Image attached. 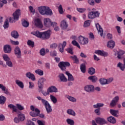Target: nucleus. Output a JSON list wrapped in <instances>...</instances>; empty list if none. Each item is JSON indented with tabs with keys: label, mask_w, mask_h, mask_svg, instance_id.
<instances>
[{
	"label": "nucleus",
	"mask_w": 125,
	"mask_h": 125,
	"mask_svg": "<svg viewBox=\"0 0 125 125\" xmlns=\"http://www.w3.org/2000/svg\"><path fill=\"white\" fill-rule=\"evenodd\" d=\"M91 10L88 14V18L89 19H95V18H97L100 16V12L96 11V8H93Z\"/></svg>",
	"instance_id": "f257e3e1"
},
{
	"label": "nucleus",
	"mask_w": 125,
	"mask_h": 125,
	"mask_svg": "<svg viewBox=\"0 0 125 125\" xmlns=\"http://www.w3.org/2000/svg\"><path fill=\"white\" fill-rule=\"evenodd\" d=\"M20 11V9H18L13 13V16L14 18H9V22L10 23H13L14 22H15V20L17 21L19 19V16H20V15L21 14Z\"/></svg>",
	"instance_id": "f03ea898"
},
{
	"label": "nucleus",
	"mask_w": 125,
	"mask_h": 125,
	"mask_svg": "<svg viewBox=\"0 0 125 125\" xmlns=\"http://www.w3.org/2000/svg\"><path fill=\"white\" fill-rule=\"evenodd\" d=\"M70 62H60L58 64V66L60 68L62 71H65L66 67H70Z\"/></svg>",
	"instance_id": "7ed1b4c3"
},
{
	"label": "nucleus",
	"mask_w": 125,
	"mask_h": 125,
	"mask_svg": "<svg viewBox=\"0 0 125 125\" xmlns=\"http://www.w3.org/2000/svg\"><path fill=\"white\" fill-rule=\"evenodd\" d=\"M104 106V104H103V103H98L95 104H94L93 105V108L96 109L94 110L95 114H96L97 115L99 116V115H100V108H101V107H103Z\"/></svg>",
	"instance_id": "20e7f679"
},
{
	"label": "nucleus",
	"mask_w": 125,
	"mask_h": 125,
	"mask_svg": "<svg viewBox=\"0 0 125 125\" xmlns=\"http://www.w3.org/2000/svg\"><path fill=\"white\" fill-rule=\"evenodd\" d=\"M95 122L98 124V125H104L107 124V121L106 120L103 118L101 117H97L95 119Z\"/></svg>",
	"instance_id": "39448f33"
},
{
	"label": "nucleus",
	"mask_w": 125,
	"mask_h": 125,
	"mask_svg": "<svg viewBox=\"0 0 125 125\" xmlns=\"http://www.w3.org/2000/svg\"><path fill=\"white\" fill-rule=\"evenodd\" d=\"M79 42L81 44L84 45V44H87L88 43V39L85 38L82 36H79Z\"/></svg>",
	"instance_id": "423d86ee"
},
{
	"label": "nucleus",
	"mask_w": 125,
	"mask_h": 125,
	"mask_svg": "<svg viewBox=\"0 0 125 125\" xmlns=\"http://www.w3.org/2000/svg\"><path fill=\"white\" fill-rule=\"evenodd\" d=\"M46 81L44 78H41L39 79L38 83V87L40 91L42 90V88H43V83Z\"/></svg>",
	"instance_id": "0eeeda50"
},
{
	"label": "nucleus",
	"mask_w": 125,
	"mask_h": 125,
	"mask_svg": "<svg viewBox=\"0 0 125 125\" xmlns=\"http://www.w3.org/2000/svg\"><path fill=\"white\" fill-rule=\"evenodd\" d=\"M43 105L45 106L47 114H50L52 112V108H51V105L49 104V103L47 101Z\"/></svg>",
	"instance_id": "6e6552de"
},
{
	"label": "nucleus",
	"mask_w": 125,
	"mask_h": 125,
	"mask_svg": "<svg viewBox=\"0 0 125 125\" xmlns=\"http://www.w3.org/2000/svg\"><path fill=\"white\" fill-rule=\"evenodd\" d=\"M51 35V31L48 30L42 32V40H48L50 38Z\"/></svg>",
	"instance_id": "1a4fd4ad"
},
{
	"label": "nucleus",
	"mask_w": 125,
	"mask_h": 125,
	"mask_svg": "<svg viewBox=\"0 0 125 125\" xmlns=\"http://www.w3.org/2000/svg\"><path fill=\"white\" fill-rule=\"evenodd\" d=\"M14 52L17 58H21V56H22V55L21 53V50L20 49V48H19V47H16V48L14 50Z\"/></svg>",
	"instance_id": "9d476101"
},
{
	"label": "nucleus",
	"mask_w": 125,
	"mask_h": 125,
	"mask_svg": "<svg viewBox=\"0 0 125 125\" xmlns=\"http://www.w3.org/2000/svg\"><path fill=\"white\" fill-rule=\"evenodd\" d=\"M84 90L87 92H93L94 91V86L93 85H87L84 87Z\"/></svg>",
	"instance_id": "9b49d317"
},
{
	"label": "nucleus",
	"mask_w": 125,
	"mask_h": 125,
	"mask_svg": "<svg viewBox=\"0 0 125 125\" xmlns=\"http://www.w3.org/2000/svg\"><path fill=\"white\" fill-rule=\"evenodd\" d=\"M11 46L10 45L6 44L3 46V51L4 53H11Z\"/></svg>",
	"instance_id": "f8f14e48"
},
{
	"label": "nucleus",
	"mask_w": 125,
	"mask_h": 125,
	"mask_svg": "<svg viewBox=\"0 0 125 125\" xmlns=\"http://www.w3.org/2000/svg\"><path fill=\"white\" fill-rule=\"evenodd\" d=\"M43 22H44V25L46 26L47 28H49V27H50L52 21H51V20H50L49 18L44 19Z\"/></svg>",
	"instance_id": "ddd939ff"
},
{
	"label": "nucleus",
	"mask_w": 125,
	"mask_h": 125,
	"mask_svg": "<svg viewBox=\"0 0 125 125\" xmlns=\"http://www.w3.org/2000/svg\"><path fill=\"white\" fill-rule=\"evenodd\" d=\"M120 99V98L119 96H116L114 98L112 99L111 102L110 104V106L111 107H114V106H116L117 103L118 101H119V100Z\"/></svg>",
	"instance_id": "4468645a"
},
{
	"label": "nucleus",
	"mask_w": 125,
	"mask_h": 125,
	"mask_svg": "<svg viewBox=\"0 0 125 125\" xmlns=\"http://www.w3.org/2000/svg\"><path fill=\"white\" fill-rule=\"evenodd\" d=\"M95 53H96V54H98V55H101V56H104V57L108 56V53L100 50H96Z\"/></svg>",
	"instance_id": "2eb2a0df"
},
{
	"label": "nucleus",
	"mask_w": 125,
	"mask_h": 125,
	"mask_svg": "<svg viewBox=\"0 0 125 125\" xmlns=\"http://www.w3.org/2000/svg\"><path fill=\"white\" fill-rule=\"evenodd\" d=\"M48 91H49V93H52L54 92L56 93V92H58V89L56 88L55 86H51L47 88Z\"/></svg>",
	"instance_id": "dca6fc26"
},
{
	"label": "nucleus",
	"mask_w": 125,
	"mask_h": 125,
	"mask_svg": "<svg viewBox=\"0 0 125 125\" xmlns=\"http://www.w3.org/2000/svg\"><path fill=\"white\" fill-rule=\"evenodd\" d=\"M95 26L98 31V34L100 35L101 37H102L103 36V29H102V27L98 23H96Z\"/></svg>",
	"instance_id": "f3484780"
},
{
	"label": "nucleus",
	"mask_w": 125,
	"mask_h": 125,
	"mask_svg": "<svg viewBox=\"0 0 125 125\" xmlns=\"http://www.w3.org/2000/svg\"><path fill=\"white\" fill-rule=\"evenodd\" d=\"M58 78H59L61 82H63V83H66L67 82V81H68L67 78H66L63 73L60 74L58 76Z\"/></svg>",
	"instance_id": "a211bd4d"
},
{
	"label": "nucleus",
	"mask_w": 125,
	"mask_h": 125,
	"mask_svg": "<svg viewBox=\"0 0 125 125\" xmlns=\"http://www.w3.org/2000/svg\"><path fill=\"white\" fill-rule=\"evenodd\" d=\"M0 88L2 91H4V93H5V94H7V95H9L10 94V93L8 91V89H6V87H5V86L3 84H0Z\"/></svg>",
	"instance_id": "6ab92c4d"
},
{
	"label": "nucleus",
	"mask_w": 125,
	"mask_h": 125,
	"mask_svg": "<svg viewBox=\"0 0 125 125\" xmlns=\"http://www.w3.org/2000/svg\"><path fill=\"white\" fill-rule=\"evenodd\" d=\"M125 51L123 50H119V51L117 52V58L118 59H122L124 58V54H125Z\"/></svg>",
	"instance_id": "aec40b11"
},
{
	"label": "nucleus",
	"mask_w": 125,
	"mask_h": 125,
	"mask_svg": "<svg viewBox=\"0 0 125 125\" xmlns=\"http://www.w3.org/2000/svg\"><path fill=\"white\" fill-rule=\"evenodd\" d=\"M46 10V7L41 6L38 7V11L41 15H44L45 13V10Z\"/></svg>",
	"instance_id": "412c9836"
},
{
	"label": "nucleus",
	"mask_w": 125,
	"mask_h": 125,
	"mask_svg": "<svg viewBox=\"0 0 125 125\" xmlns=\"http://www.w3.org/2000/svg\"><path fill=\"white\" fill-rule=\"evenodd\" d=\"M107 121L110 123V124H112L113 125H115V124H116L117 120H116V118L113 116H110L107 118Z\"/></svg>",
	"instance_id": "4be33fe9"
},
{
	"label": "nucleus",
	"mask_w": 125,
	"mask_h": 125,
	"mask_svg": "<svg viewBox=\"0 0 125 125\" xmlns=\"http://www.w3.org/2000/svg\"><path fill=\"white\" fill-rule=\"evenodd\" d=\"M26 77L28 78V79H30L32 81H36V77H35V75L30 72L26 73Z\"/></svg>",
	"instance_id": "5701e85b"
},
{
	"label": "nucleus",
	"mask_w": 125,
	"mask_h": 125,
	"mask_svg": "<svg viewBox=\"0 0 125 125\" xmlns=\"http://www.w3.org/2000/svg\"><path fill=\"white\" fill-rule=\"evenodd\" d=\"M107 46L109 48L113 49L115 47V42L113 40L108 41L107 43Z\"/></svg>",
	"instance_id": "b1692460"
},
{
	"label": "nucleus",
	"mask_w": 125,
	"mask_h": 125,
	"mask_svg": "<svg viewBox=\"0 0 125 125\" xmlns=\"http://www.w3.org/2000/svg\"><path fill=\"white\" fill-rule=\"evenodd\" d=\"M61 27L63 29V30H65L68 28V24H67V22L66 21L63 20L61 22Z\"/></svg>",
	"instance_id": "393cba45"
},
{
	"label": "nucleus",
	"mask_w": 125,
	"mask_h": 125,
	"mask_svg": "<svg viewBox=\"0 0 125 125\" xmlns=\"http://www.w3.org/2000/svg\"><path fill=\"white\" fill-rule=\"evenodd\" d=\"M33 35L37 37V38H39V39H42V32H40V31H37L34 32L33 33Z\"/></svg>",
	"instance_id": "a878e982"
},
{
	"label": "nucleus",
	"mask_w": 125,
	"mask_h": 125,
	"mask_svg": "<svg viewBox=\"0 0 125 125\" xmlns=\"http://www.w3.org/2000/svg\"><path fill=\"white\" fill-rule=\"evenodd\" d=\"M70 59H72L73 61L74 62V63L76 64H79L80 63V60L78 58V57L76 55L71 56L70 57Z\"/></svg>",
	"instance_id": "bb28decb"
},
{
	"label": "nucleus",
	"mask_w": 125,
	"mask_h": 125,
	"mask_svg": "<svg viewBox=\"0 0 125 125\" xmlns=\"http://www.w3.org/2000/svg\"><path fill=\"white\" fill-rule=\"evenodd\" d=\"M124 64H123L121 62H119L117 64V67L120 68L121 71H125V59L124 60Z\"/></svg>",
	"instance_id": "cd10ccee"
},
{
	"label": "nucleus",
	"mask_w": 125,
	"mask_h": 125,
	"mask_svg": "<svg viewBox=\"0 0 125 125\" xmlns=\"http://www.w3.org/2000/svg\"><path fill=\"white\" fill-rule=\"evenodd\" d=\"M15 83L19 87L22 89L24 88V83H23L22 81H21L19 80H16Z\"/></svg>",
	"instance_id": "c85d7f7f"
},
{
	"label": "nucleus",
	"mask_w": 125,
	"mask_h": 125,
	"mask_svg": "<svg viewBox=\"0 0 125 125\" xmlns=\"http://www.w3.org/2000/svg\"><path fill=\"white\" fill-rule=\"evenodd\" d=\"M53 14L52 13V10L49 8L48 7H46V10L45 11L44 15H50L51 16Z\"/></svg>",
	"instance_id": "c756f323"
},
{
	"label": "nucleus",
	"mask_w": 125,
	"mask_h": 125,
	"mask_svg": "<svg viewBox=\"0 0 125 125\" xmlns=\"http://www.w3.org/2000/svg\"><path fill=\"white\" fill-rule=\"evenodd\" d=\"M36 25L39 28H42V23L40 19H37L36 20Z\"/></svg>",
	"instance_id": "7c9ffc66"
},
{
	"label": "nucleus",
	"mask_w": 125,
	"mask_h": 125,
	"mask_svg": "<svg viewBox=\"0 0 125 125\" xmlns=\"http://www.w3.org/2000/svg\"><path fill=\"white\" fill-rule=\"evenodd\" d=\"M11 35L14 39H18V38H19V34H18V32L15 30L12 31Z\"/></svg>",
	"instance_id": "2f4dec72"
},
{
	"label": "nucleus",
	"mask_w": 125,
	"mask_h": 125,
	"mask_svg": "<svg viewBox=\"0 0 125 125\" xmlns=\"http://www.w3.org/2000/svg\"><path fill=\"white\" fill-rule=\"evenodd\" d=\"M65 74L67 75V76H68V81L72 82L75 81L74 77H73V75L71 73H69L68 72H66Z\"/></svg>",
	"instance_id": "473e14b6"
},
{
	"label": "nucleus",
	"mask_w": 125,
	"mask_h": 125,
	"mask_svg": "<svg viewBox=\"0 0 125 125\" xmlns=\"http://www.w3.org/2000/svg\"><path fill=\"white\" fill-rule=\"evenodd\" d=\"M110 113L112 116H114V117H118V113H119V110L110 109Z\"/></svg>",
	"instance_id": "72a5a7b5"
},
{
	"label": "nucleus",
	"mask_w": 125,
	"mask_h": 125,
	"mask_svg": "<svg viewBox=\"0 0 125 125\" xmlns=\"http://www.w3.org/2000/svg\"><path fill=\"white\" fill-rule=\"evenodd\" d=\"M67 113L68 115H70L71 116H73L75 117L76 116V112L73 109H69L67 110Z\"/></svg>",
	"instance_id": "f704fd0d"
},
{
	"label": "nucleus",
	"mask_w": 125,
	"mask_h": 125,
	"mask_svg": "<svg viewBox=\"0 0 125 125\" xmlns=\"http://www.w3.org/2000/svg\"><path fill=\"white\" fill-rule=\"evenodd\" d=\"M5 101H6V98L3 96H0V104L1 105H3L4 103H5Z\"/></svg>",
	"instance_id": "c9c22d12"
},
{
	"label": "nucleus",
	"mask_w": 125,
	"mask_h": 125,
	"mask_svg": "<svg viewBox=\"0 0 125 125\" xmlns=\"http://www.w3.org/2000/svg\"><path fill=\"white\" fill-rule=\"evenodd\" d=\"M88 80L91 81L92 83H96L97 81V77L96 76H91L88 77Z\"/></svg>",
	"instance_id": "e433bc0d"
},
{
	"label": "nucleus",
	"mask_w": 125,
	"mask_h": 125,
	"mask_svg": "<svg viewBox=\"0 0 125 125\" xmlns=\"http://www.w3.org/2000/svg\"><path fill=\"white\" fill-rule=\"evenodd\" d=\"M50 98L51 101H52L54 104H56V103H57V99L56 97H55V96L50 95Z\"/></svg>",
	"instance_id": "4c0bfd02"
},
{
	"label": "nucleus",
	"mask_w": 125,
	"mask_h": 125,
	"mask_svg": "<svg viewBox=\"0 0 125 125\" xmlns=\"http://www.w3.org/2000/svg\"><path fill=\"white\" fill-rule=\"evenodd\" d=\"M66 98L67 99H68L69 101H71V102H73V103L77 102V99L73 97L67 95L66 96Z\"/></svg>",
	"instance_id": "58836bf2"
},
{
	"label": "nucleus",
	"mask_w": 125,
	"mask_h": 125,
	"mask_svg": "<svg viewBox=\"0 0 125 125\" xmlns=\"http://www.w3.org/2000/svg\"><path fill=\"white\" fill-rule=\"evenodd\" d=\"M80 69L82 73H85L86 67L84 63L81 64V65H80Z\"/></svg>",
	"instance_id": "ea45409f"
},
{
	"label": "nucleus",
	"mask_w": 125,
	"mask_h": 125,
	"mask_svg": "<svg viewBox=\"0 0 125 125\" xmlns=\"http://www.w3.org/2000/svg\"><path fill=\"white\" fill-rule=\"evenodd\" d=\"M66 123H67L68 125H75V121L70 118H68L66 119Z\"/></svg>",
	"instance_id": "a19ab883"
},
{
	"label": "nucleus",
	"mask_w": 125,
	"mask_h": 125,
	"mask_svg": "<svg viewBox=\"0 0 125 125\" xmlns=\"http://www.w3.org/2000/svg\"><path fill=\"white\" fill-rule=\"evenodd\" d=\"M100 83L102 85H104V84H107V80L104 78H101L100 79Z\"/></svg>",
	"instance_id": "79ce46f5"
},
{
	"label": "nucleus",
	"mask_w": 125,
	"mask_h": 125,
	"mask_svg": "<svg viewBox=\"0 0 125 125\" xmlns=\"http://www.w3.org/2000/svg\"><path fill=\"white\" fill-rule=\"evenodd\" d=\"M18 118L21 122H23L25 120V115L20 113L18 115Z\"/></svg>",
	"instance_id": "37998d69"
},
{
	"label": "nucleus",
	"mask_w": 125,
	"mask_h": 125,
	"mask_svg": "<svg viewBox=\"0 0 125 125\" xmlns=\"http://www.w3.org/2000/svg\"><path fill=\"white\" fill-rule=\"evenodd\" d=\"M2 58L3 59L4 61H5L6 62L10 61V58H9V57H8V55H7V54H3L2 55Z\"/></svg>",
	"instance_id": "c03bdc74"
},
{
	"label": "nucleus",
	"mask_w": 125,
	"mask_h": 125,
	"mask_svg": "<svg viewBox=\"0 0 125 125\" xmlns=\"http://www.w3.org/2000/svg\"><path fill=\"white\" fill-rule=\"evenodd\" d=\"M29 25H30V23L29 22L27 21L26 20H24L22 22V25L23 27H25V28H28L29 27Z\"/></svg>",
	"instance_id": "a18cd8bd"
},
{
	"label": "nucleus",
	"mask_w": 125,
	"mask_h": 125,
	"mask_svg": "<svg viewBox=\"0 0 125 125\" xmlns=\"http://www.w3.org/2000/svg\"><path fill=\"white\" fill-rule=\"evenodd\" d=\"M36 74L39 75V76H43V71L41 69H37L35 70Z\"/></svg>",
	"instance_id": "49530a36"
},
{
	"label": "nucleus",
	"mask_w": 125,
	"mask_h": 125,
	"mask_svg": "<svg viewBox=\"0 0 125 125\" xmlns=\"http://www.w3.org/2000/svg\"><path fill=\"white\" fill-rule=\"evenodd\" d=\"M88 73L90 75H94L95 74V69L93 67H90L88 71Z\"/></svg>",
	"instance_id": "de8ad7c7"
},
{
	"label": "nucleus",
	"mask_w": 125,
	"mask_h": 125,
	"mask_svg": "<svg viewBox=\"0 0 125 125\" xmlns=\"http://www.w3.org/2000/svg\"><path fill=\"white\" fill-rule=\"evenodd\" d=\"M71 43L75 46H77V47H78V48L81 49V46H80V44L78 43L77 41H76V40L72 41Z\"/></svg>",
	"instance_id": "09e8293b"
},
{
	"label": "nucleus",
	"mask_w": 125,
	"mask_h": 125,
	"mask_svg": "<svg viewBox=\"0 0 125 125\" xmlns=\"http://www.w3.org/2000/svg\"><path fill=\"white\" fill-rule=\"evenodd\" d=\"M27 44L29 46H31V47H34V46H35V42L31 40H28L27 41Z\"/></svg>",
	"instance_id": "8fccbe9b"
},
{
	"label": "nucleus",
	"mask_w": 125,
	"mask_h": 125,
	"mask_svg": "<svg viewBox=\"0 0 125 125\" xmlns=\"http://www.w3.org/2000/svg\"><path fill=\"white\" fill-rule=\"evenodd\" d=\"M58 11L60 14H63V13H64V11H63V7H62V5L60 4L58 7Z\"/></svg>",
	"instance_id": "3c124183"
},
{
	"label": "nucleus",
	"mask_w": 125,
	"mask_h": 125,
	"mask_svg": "<svg viewBox=\"0 0 125 125\" xmlns=\"http://www.w3.org/2000/svg\"><path fill=\"white\" fill-rule=\"evenodd\" d=\"M90 20H87L84 21V25H83V27H89V26H90Z\"/></svg>",
	"instance_id": "603ef678"
},
{
	"label": "nucleus",
	"mask_w": 125,
	"mask_h": 125,
	"mask_svg": "<svg viewBox=\"0 0 125 125\" xmlns=\"http://www.w3.org/2000/svg\"><path fill=\"white\" fill-rule=\"evenodd\" d=\"M57 46H58V44L56 43H53L50 45V48H52V49H56Z\"/></svg>",
	"instance_id": "864d4df0"
},
{
	"label": "nucleus",
	"mask_w": 125,
	"mask_h": 125,
	"mask_svg": "<svg viewBox=\"0 0 125 125\" xmlns=\"http://www.w3.org/2000/svg\"><path fill=\"white\" fill-rule=\"evenodd\" d=\"M8 27H9V23H8V20H6L4 25H3V27L4 29H7V28H8Z\"/></svg>",
	"instance_id": "5fc2aeb1"
},
{
	"label": "nucleus",
	"mask_w": 125,
	"mask_h": 125,
	"mask_svg": "<svg viewBox=\"0 0 125 125\" xmlns=\"http://www.w3.org/2000/svg\"><path fill=\"white\" fill-rule=\"evenodd\" d=\"M36 98H37V99L38 100H41L42 104H45V103L47 101L45 100L44 99H42V97H41L40 96L36 97Z\"/></svg>",
	"instance_id": "6e6d98bb"
},
{
	"label": "nucleus",
	"mask_w": 125,
	"mask_h": 125,
	"mask_svg": "<svg viewBox=\"0 0 125 125\" xmlns=\"http://www.w3.org/2000/svg\"><path fill=\"white\" fill-rule=\"evenodd\" d=\"M40 54L42 56H44V55H45V49L44 48L41 49L40 51Z\"/></svg>",
	"instance_id": "4d7b16f0"
},
{
	"label": "nucleus",
	"mask_w": 125,
	"mask_h": 125,
	"mask_svg": "<svg viewBox=\"0 0 125 125\" xmlns=\"http://www.w3.org/2000/svg\"><path fill=\"white\" fill-rule=\"evenodd\" d=\"M61 45H62V44L61 43H59L58 48L60 51L62 53L64 52V48L63 47H61Z\"/></svg>",
	"instance_id": "13d9d810"
},
{
	"label": "nucleus",
	"mask_w": 125,
	"mask_h": 125,
	"mask_svg": "<svg viewBox=\"0 0 125 125\" xmlns=\"http://www.w3.org/2000/svg\"><path fill=\"white\" fill-rule=\"evenodd\" d=\"M42 93L43 94V96H47V95H49V94H50V93H49L47 89V91H42Z\"/></svg>",
	"instance_id": "bf43d9fd"
},
{
	"label": "nucleus",
	"mask_w": 125,
	"mask_h": 125,
	"mask_svg": "<svg viewBox=\"0 0 125 125\" xmlns=\"http://www.w3.org/2000/svg\"><path fill=\"white\" fill-rule=\"evenodd\" d=\"M16 106L18 109L20 110V111H22V110H24V106H22L21 104H17Z\"/></svg>",
	"instance_id": "052dcab7"
},
{
	"label": "nucleus",
	"mask_w": 125,
	"mask_h": 125,
	"mask_svg": "<svg viewBox=\"0 0 125 125\" xmlns=\"http://www.w3.org/2000/svg\"><path fill=\"white\" fill-rule=\"evenodd\" d=\"M77 10L79 12H80V13H83L86 9L85 8H77Z\"/></svg>",
	"instance_id": "680f3d73"
},
{
	"label": "nucleus",
	"mask_w": 125,
	"mask_h": 125,
	"mask_svg": "<svg viewBox=\"0 0 125 125\" xmlns=\"http://www.w3.org/2000/svg\"><path fill=\"white\" fill-rule=\"evenodd\" d=\"M37 124L38 125H45V122L42 121V120H38L37 121Z\"/></svg>",
	"instance_id": "e2e57ef3"
},
{
	"label": "nucleus",
	"mask_w": 125,
	"mask_h": 125,
	"mask_svg": "<svg viewBox=\"0 0 125 125\" xmlns=\"http://www.w3.org/2000/svg\"><path fill=\"white\" fill-rule=\"evenodd\" d=\"M88 3L90 5L93 6L94 4H95V2H94V0H88Z\"/></svg>",
	"instance_id": "0e129e2a"
},
{
	"label": "nucleus",
	"mask_w": 125,
	"mask_h": 125,
	"mask_svg": "<svg viewBox=\"0 0 125 125\" xmlns=\"http://www.w3.org/2000/svg\"><path fill=\"white\" fill-rule=\"evenodd\" d=\"M29 11H30L31 13H35V9H34V7H33V6H30L29 7Z\"/></svg>",
	"instance_id": "69168bd1"
},
{
	"label": "nucleus",
	"mask_w": 125,
	"mask_h": 125,
	"mask_svg": "<svg viewBox=\"0 0 125 125\" xmlns=\"http://www.w3.org/2000/svg\"><path fill=\"white\" fill-rule=\"evenodd\" d=\"M50 56H57V52L55 50H54L52 52H50Z\"/></svg>",
	"instance_id": "338daca9"
},
{
	"label": "nucleus",
	"mask_w": 125,
	"mask_h": 125,
	"mask_svg": "<svg viewBox=\"0 0 125 125\" xmlns=\"http://www.w3.org/2000/svg\"><path fill=\"white\" fill-rule=\"evenodd\" d=\"M27 125H35V123L32 122L31 120L27 121L26 123Z\"/></svg>",
	"instance_id": "774afa93"
}]
</instances>
